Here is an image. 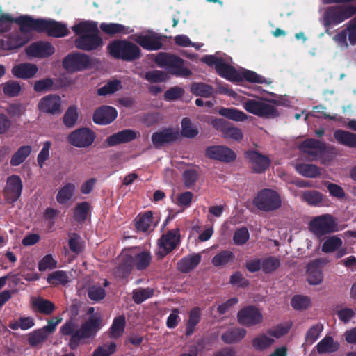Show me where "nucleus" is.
<instances>
[{"label":"nucleus","mask_w":356,"mask_h":356,"mask_svg":"<svg viewBox=\"0 0 356 356\" xmlns=\"http://www.w3.org/2000/svg\"><path fill=\"white\" fill-rule=\"evenodd\" d=\"M72 30L79 35L74 40L76 48L89 51L102 47L103 42L98 35L99 31L96 23L81 22L72 26Z\"/></svg>","instance_id":"obj_1"},{"label":"nucleus","mask_w":356,"mask_h":356,"mask_svg":"<svg viewBox=\"0 0 356 356\" xmlns=\"http://www.w3.org/2000/svg\"><path fill=\"white\" fill-rule=\"evenodd\" d=\"M107 49L113 57L125 61H132L140 57V48L127 40H115L110 43Z\"/></svg>","instance_id":"obj_2"},{"label":"nucleus","mask_w":356,"mask_h":356,"mask_svg":"<svg viewBox=\"0 0 356 356\" xmlns=\"http://www.w3.org/2000/svg\"><path fill=\"white\" fill-rule=\"evenodd\" d=\"M244 109L264 118H273L278 115L274 102L266 99H248L243 104Z\"/></svg>","instance_id":"obj_3"},{"label":"nucleus","mask_w":356,"mask_h":356,"mask_svg":"<svg viewBox=\"0 0 356 356\" xmlns=\"http://www.w3.org/2000/svg\"><path fill=\"white\" fill-rule=\"evenodd\" d=\"M102 319L99 314H95L86 321L71 337L69 346L76 348L80 341L93 337L101 327Z\"/></svg>","instance_id":"obj_4"},{"label":"nucleus","mask_w":356,"mask_h":356,"mask_svg":"<svg viewBox=\"0 0 356 356\" xmlns=\"http://www.w3.org/2000/svg\"><path fill=\"white\" fill-rule=\"evenodd\" d=\"M253 204L260 211L271 212L281 207L282 199L277 191L264 188L257 193L253 200Z\"/></svg>","instance_id":"obj_5"},{"label":"nucleus","mask_w":356,"mask_h":356,"mask_svg":"<svg viewBox=\"0 0 356 356\" xmlns=\"http://www.w3.org/2000/svg\"><path fill=\"white\" fill-rule=\"evenodd\" d=\"M309 230L317 237L336 232L339 230L337 220L330 214L314 218L309 222Z\"/></svg>","instance_id":"obj_6"},{"label":"nucleus","mask_w":356,"mask_h":356,"mask_svg":"<svg viewBox=\"0 0 356 356\" xmlns=\"http://www.w3.org/2000/svg\"><path fill=\"white\" fill-rule=\"evenodd\" d=\"M155 63L159 67L169 69L170 72L179 76H188L191 72L183 66L180 58L166 53H159L155 58Z\"/></svg>","instance_id":"obj_7"},{"label":"nucleus","mask_w":356,"mask_h":356,"mask_svg":"<svg viewBox=\"0 0 356 356\" xmlns=\"http://www.w3.org/2000/svg\"><path fill=\"white\" fill-rule=\"evenodd\" d=\"M95 138L94 131L83 127L70 132L67 137V141L73 147L84 149L89 147L94 143Z\"/></svg>","instance_id":"obj_8"},{"label":"nucleus","mask_w":356,"mask_h":356,"mask_svg":"<svg viewBox=\"0 0 356 356\" xmlns=\"http://www.w3.org/2000/svg\"><path fill=\"white\" fill-rule=\"evenodd\" d=\"M180 242V234L178 228L168 231L158 241L157 255L163 257L172 252Z\"/></svg>","instance_id":"obj_9"},{"label":"nucleus","mask_w":356,"mask_h":356,"mask_svg":"<svg viewBox=\"0 0 356 356\" xmlns=\"http://www.w3.org/2000/svg\"><path fill=\"white\" fill-rule=\"evenodd\" d=\"M261 311L255 306H248L238 312L237 321L243 326L252 327L263 322Z\"/></svg>","instance_id":"obj_10"},{"label":"nucleus","mask_w":356,"mask_h":356,"mask_svg":"<svg viewBox=\"0 0 356 356\" xmlns=\"http://www.w3.org/2000/svg\"><path fill=\"white\" fill-rule=\"evenodd\" d=\"M90 65L89 56L79 53L69 54L63 61V66L68 72L83 70L88 68Z\"/></svg>","instance_id":"obj_11"},{"label":"nucleus","mask_w":356,"mask_h":356,"mask_svg":"<svg viewBox=\"0 0 356 356\" xmlns=\"http://www.w3.org/2000/svg\"><path fill=\"white\" fill-rule=\"evenodd\" d=\"M211 124L216 129L221 131L225 138L236 141H241L243 139L242 131L239 128L231 125L223 119L214 118L211 121Z\"/></svg>","instance_id":"obj_12"},{"label":"nucleus","mask_w":356,"mask_h":356,"mask_svg":"<svg viewBox=\"0 0 356 356\" xmlns=\"http://www.w3.org/2000/svg\"><path fill=\"white\" fill-rule=\"evenodd\" d=\"M179 131L173 128H165L155 131L152 135V142L154 147L159 149L163 146L172 143L179 138Z\"/></svg>","instance_id":"obj_13"},{"label":"nucleus","mask_w":356,"mask_h":356,"mask_svg":"<svg viewBox=\"0 0 356 356\" xmlns=\"http://www.w3.org/2000/svg\"><path fill=\"white\" fill-rule=\"evenodd\" d=\"M206 156L211 159L225 163H230L236 159V153L230 148L223 145L211 146L206 149Z\"/></svg>","instance_id":"obj_14"},{"label":"nucleus","mask_w":356,"mask_h":356,"mask_svg":"<svg viewBox=\"0 0 356 356\" xmlns=\"http://www.w3.org/2000/svg\"><path fill=\"white\" fill-rule=\"evenodd\" d=\"M300 149L309 160L314 161L323 154L325 146L318 140L308 139L301 143Z\"/></svg>","instance_id":"obj_15"},{"label":"nucleus","mask_w":356,"mask_h":356,"mask_svg":"<svg viewBox=\"0 0 356 356\" xmlns=\"http://www.w3.org/2000/svg\"><path fill=\"white\" fill-rule=\"evenodd\" d=\"M250 167L256 173H262L265 172L270 166V160L265 155L254 150L248 151L245 153Z\"/></svg>","instance_id":"obj_16"},{"label":"nucleus","mask_w":356,"mask_h":356,"mask_svg":"<svg viewBox=\"0 0 356 356\" xmlns=\"http://www.w3.org/2000/svg\"><path fill=\"white\" fill-rule=\"evenodd\" d=\"M22 190V182L17 175H12L8 177L4 188V195L6 199L13 202L18 200Z\"/></svg>","instance_id":"obj_17"},{"label":"nucleus","mask_w":356,"mask_h":356,"mask_svg":"<svg viewBox=\"0 0 356 356\" xmlns=\"http://www.w3.org/2000/svg\"><path fill=\"white\" fill-rule=\"evenodd\" d=\"M43 19L24 15L14 19V22L19 26L21 32L26 34L33 31L42 33Z\"/></svg>","instance_id":"obj_18"},{"label":"nucleus","mask_w":356,"mask_h":356,"mask_svg":"<svg viewBox=\"0 0 356 356\" xmlns=\"http://www.w3.org/2000/svg\"><path fill=\"white\" fill-rule=\"evenodd\" d=\"M325 264V260L318 259L308 264L307 266V280L311 285H318L323 280V274L321 266Z\"/></svg>","instance_id":"obj_19"},{"label":"nucleus","mask_w":356,"mask_h":356,"mask_svg":"<svg viewBox=\"0 0 356 356\" xmlns=\"http://www.w3.org/2000/svg\"><path fill=\"white\" fill-rule=\"evenodd\" d=\"M55 51L54 47L47 42H36L26 49L28 56L35 58H45L52 55Z\"/></svg>","instance_id":"obj_20"},{"label":"nucleus","mask_w":356,"mask_h":356,"mask_svg":"<svg viewBox=\"0 0 356 356\" xmlns=\"http://www.w3.org/2000/svg\"><path fill=\"white\" fill-rule=\"evenodd\" d=\"M61 99L56 95H49L42 97L38 103V107L42 112L56 114L60 113Z\"/></svg>","instance_id":"obj_21"},{"label":"nucleus","mask_w":356,"mask_h":356,"mask_svg":"<svg viewBox=\"0 0 356 356\" xmlns=\"http://www.w3.org/2000/svg\"><path fill=\"white\" fill-rule=\"evenodd\" d=\"M135 41L143 48L150 51L158 50L162 47L160 37L154 33L137 35Z\"/></svg>","instance_id":"obj_22"},{"label":"nucleus","mask_w":356,"mask_h":356,"mask_svg":"<svg viewBox=\"0 0 356 356\" xmlns=\"http://www.w3.org/2000/svg\"><path fill=\"white\" fill-rule=\"evenodd\" d=\"M116 117L117 111L113 107L104 106L95 111L93 120L96 124H107L112 122Z\"/></svg>","instance_id":"obj_23"},{"label":"nucleus","mask_w":356,"mask_h":356,"mask_svg":"<svg viewBox=\"0 0 356 356\" xmlns=\"http://www.w3.org/2000/svg\"><path fill=\"white\" fill-rule=\"evenodd\" d=\"M138 133L131 129H124L115 133L106 139V143L109 147L115 146L120 143L130 142L136 139Z\"/></svg>","instance_id":"obj_24"},{"label":"nucleus","mask_w":356,"mask_h":356,"mask_svg":"<svg viewBox=\"0 0 356 356\" xmlns=\"http://www.w3.org/2000/svg\"><path fill=\"white\" fill-rule=\"evenodd\" d=\"M355 13H356V6H348L330 9L327 13V15L332 17L331 19L332 22L339 23L350 18Z\"/></svg>","instance_id":"obj_25"},{"label":"nucleus","mask_w":356,"mask_h":356,"mask_svg":"<svg viewBox=\"0 0 356 356\" xmlns=\"http://www.w3.org/2000/svg\"><path fill=\"white\" fill-rule=\"evenodd\" d=\"M42 33H46L49 36L63 37L67 33V29L64 24L50 19H43Z\"/></svg>","instance_id":"obj_26"},{"label":"nucleus","mask_w":356,"mask_h":356,"mask_svg":"<svg viewBox=\"0 0 356 356\" xmlns=\"http://www.w3.org/2000/svg\"><path fill=\"white\" fill-rule=\"evenodd\" d=\"M38 71L36 65L32 63H22L12 68L13 74L19 79H27L33 77Z\"/></svg>","instance_id":"obj_27"},{"label":"nucleus","mask_w":356,"mask_h":356,"mask_svg":"<svg viewBox=\"0 0 356 356\" xmlns=\"http://www.w3.org/2000/svg\"><path fill=\"white\" fill-rule=\"evenodd\" d=\"M200 261L201 256L199 254L189 255L177 263V269L181 273H188L195 268Z\"/></svg>","instance_id":"obj_28"},{"label":"nucleus","mask_w":356,"mask_h":356,"mask_svg":"<svg viewBox=\"0 0 356 356\" xmlns=\"http://www.w3.org/2000/svg\"><path fill=\"white\" fill-rule=\"evenodd\" d=\"M334 137L340 144L356 148V134L344 130H337L334 133Z\"/></svg>","instance_id":"obj_29"},{"label":"nucleus","mask_w":356,"mask_h":356,"mask_svg":"<svg viewBox=\"0 0 356 356\" xmlns=\"http://www.w3.org/2000/svg\"><path fill=\"white\" fill-rule=\"evenodd\" d=\"M246 334V330L241 327H235L226 331L221 337L226 343H237L242 340Z\"/></svg>","instance_id":"obj_30"},{"label":"nucleus","mask_w":356,"mask_h":356,"mask_svg":"<svg viewBox=\"0 0 356 356\" xmlns=\"http://www.w3.org/2000/svg\"><path fill=\"white\" fill-rule=\"evenodd\" d=\"M296 171L308 178H316L321 175L320 168L314 164L299 163L296 165Z\"/></svg>","instance_id":"obj_31"},{"label":"nucleus","mask_w":356,"mask_h":356,"mask_svg":"<svg viewBox=\"0 0 356 356\" xmlns=\"http://www.w3.org/2000/svg\"><path fill=\"white\" fill-rule=\"evenodd\" d=\"M101 30L107 35L127 34L131 32L129 27L118 23H102Z\"/></svg>","instance_id":"obj_32"},{"label":"nucleus","mask_w":356,"mask_h":356,"mask_svg":"<svg viewBox=\"0 0 356 356\" xmlns=\"http://www.w3.org/2000/svg\"><path fill=\"white\" fill-rule=\"evenodd\" d=\"M201 318V309L200 307H194L188 314V320L186 323V335H191L195 329V326L199 323Z\"/></svg>","instance_id":"obj_33"},{"label":"nucleus","mask_w":356,"mask_h":356,"mask_svg":"<svg viewBox=\"0 0 356 356\" xmlns=\"http://www.w3.org/2000/svg\"><path fill=\"white\" fill-rule=\"evenodd\" d=\"M180 134L186 138H194L199 134V129L188 118H184L181 120Z\"/></svg>","instance_id":"obj_34"},{"label":"nucleus","mask_w":356,"mask_h":356,"mask_svg":"<svg viewBox=\"0 0 356 356\" xmlns=\"http://www.w3.org/2000/svg\"><path fill=\"white\" fill-rule=\"evenodd\" d=\"M343 246V241L338 236L333 235L325 238L322 244L321 250L324 253H330Z\"/></svg>","instance_id":"obj_35"},{"label":"nucleus","mask_w":356,"mask_h":356,"mask_svg":"<svg viewBox=\"0 0 356 356\" xmlns=\"http://www.w3.org/2000/svg\"><path fill=\"white\" fill-rule=\"evenodd\" d=\"M31 152L32 147L31 145H23L20 147L12 156L10 165L12 166L20 165L31 154Z\"/></svg>","instance_id":"obj_36"},{"label":"nucleus","mask_w":356,"mask_h":356,"mask_svg":"<svg viewBox=\"0 0 356 356\" xmlns=\"http://www.w3.org/2000/svg\"><path fill=\"white\" fill-rule=\"evenodd\" d=\"M339 345L335 343L331 337H325L316 346L317 352L319 354L330 353L339 349Z\"/></svg>","instance_id":"obj_37"},{"label":"nucleus","mask_w":356,"mask_h":356,"mask_svg":"<svg viewBox=\"0 0 356 356\" xmlns=\"http://www.w3.org/2000/svg\"><path fill=\"white\" fill-rule=\"evenodd\" d=\"M76 190V186L72 183H68L60 188L56 195V200L59 204H64L69 201L73 196Z\"/></svg>","instance_id":"obj_38"},{"label":"nucleus","mask_w":356,"mask_h":356,"mask_svg":"<svg viewBox=\"0 0 356 356\" xmlns=\"http://www.w3.org/2000/svg\"><path fill=\"white\" fill-rule=\"evenodd\" d=\"M216 70L220 76L226 78L227 79L230 81H236L238 79V74L236 70L233 67L225 63L222 59L217 65V68Z\"/></svg>","instance_id":"obj_39"},{"label":"nucleus","mask_w":356,"mask_h":356,"mask_svg":"<svg viewBox=\"0 0 356 356\" xmlns=\"http://www.w3.org/2000/svg\"><path fill=\"white\" fill-rule=\"evenodd\" d=\"M218 113L220 115L234 121L243 122L248 119V115L244 112L236 108H222Z\"/></svg>","instance_id":"obj_40"},{"label":"nucleus","mask_w":356,"mask_h":356,"mask_svg":"<svg viewBox=\"0 0 356 356\" xmlns=\"http://www.w3.org/2000/svg\"><path fill=\"white\" fill-rule=\"evenodd\" d=\"M153 223L152 213L147 211L136 218V227L138 230L147 232Z\"/></svg>","instance_id":"obj_41"},{"label":"nucleus","mask_w":356,"mask_h":356,"mask_svg":"<svg viewBox=\"0 0 356 356\" xmlns=\"http://www.w3.org/2000/svg\"><path fill=\"white\" fill-rule=\"evenodd\" d=\"M79 118L78 109L74 106H70L63 117V122L67 128H72Z\"/></svg>","instance_id":"obj_42"},{"label":"nucleus","mask_w":356,"mask_h":356,"mask_svg":"<svg viewBox=\"0 0 356 356\" xmlns=\"http://www.w3.org/2000/svg\"><path fill=\"white\" fill-rule=\"evenodd\" d=\"M33 305L40 312L44 314H50L55 309L53 302L40 297L33 300Z\"/></svg>","instance_id":"obj_43"},{"label":"nucleus","mask_w":356,"mask_h":356,"mask_svg":"<svg viewBox=\"0 0 356 356\" xmlns=\"http://www.w3.org/2000/svg\"><path fill=\"white\" fill-rule=\"evenodd\" d=\"M152 261L149 252L142 251L135 255L134 264L138 270H143L149 266Z\"/></svg>","instance_id":"obj_44"},{"label":"nucleus","mask_w":356,"mask_h":356,"mask_svg":"<svg viewBox=\"0 0 356 356\" xmlns=\"http://www.w3.org/2000/svg\"><path fill=\"white\" fill-rule=\"evenodd\" d=\"M47 282L53 285L65 284L70 282V277L66 272L58 270L49 275Z\"/></svg>","instance_id":"obj_45"},{"label":"nucleus","mask_w":356,"mask_h":356,"mask_svg":"<svg viewBox=\"0 0 356 356\" xmlns=\"http://www.w3.org/2000/svg\"><path fill=\"white\" fill-rule=\"evenodd\" d=\"M125 323V317L124 316H120L115 318L111 327V337L113 338L120 337L124 332Z\"/></svg>","instance_id":"obj_46"},{"label":"nucleus","mask_w":356,"mask_h":356,"mask_svg":"<svg viewBox=\"0 0 356 356\" xmlns=\"http://www.w3.org/2000/svg\"><path fill=\"white\" fill-rule=\"evenodd\" d=\"M234 259V254L229 250L219 252L212 259V264L215 266H221L227 264Z\"/></svg>","instance_id":"obj_47"},{"label":"nucleus","mask_w":356,"mask_h":356,"mask_svg":"<svg viewBox=\"0 0 356 356\" xmlns=\"http://www.w3.org/2000/svg\"><path fill=\"white\" fill-rule=\"evenodd\" d=\"M274 343V339L265 334H261L252 340V346L259 350L269 348Z\"/></svg>","instance_id":"obj_48"},{"label":"nucleus","mask_w":356,"mask_h":356,"mask_svg":"<svg viewBox=\"0 0 356 356\" xmlns=\"http://www.w3.org/2000/svg\"><path fill=\"white\" fill-rule=\"evenodd\" d=\"M90 204L83 202L76 204L74 209V218L78 222H83L90 211Z\"/></svg>","instance_id":"obj_49"},{"label":"nucleus","mask_w":356,"mask_h":356,"mask_svg":"<svg viewBox=\"0 0 356 356\" xmlns=\"http://www.w3.org/2000/svg\"><path fill=\"white\" fill-rule=\"evenodd\" d=\"M302 198L309 204L314 206L318 205L323 200V195L316 191H305L302 195Z\"/></svg>","instance_id":"obj_50"},{"label":"nucleus","mask_w":356,"mask_h":356,"mask_svg":"<svg viewBox=\"0 0 356 356\" xmlns=\"http://www.w3.org/2000/svg\"><path fill=\"white\" fill-rule=\"evenodd\" d=\"M291 306L296 310H304L311 306V300L307 296H295L291 301Z\"/></svg>","instance_id":"obj_51"},{"label":"nucleus","mask_w":356,"mask_h":356,"mask_svg":"<svg viewBox=\"0 0 356 356\" xmlns=\"http://www.w3.org/2000/svg\"><path fill=\"white\" fill-rule=\"evenodd\" d=\"M122 88L121 82L118 80H113L108 82L104 86L97 90L99 95H107L113 94Z\"/></svg>","instance_id":"obj_52"},{"label":"nucleus","mask_w":356,"mask_h":356,"mask_svg":"<svg viewBox=\"0 0 356 356\" xmlns=\"http://www.w3.org/2000/svg\"><path fill=\"white\" fill-rule=\"evenodd\" d=\"M3 91L5 95L8 97L17 96L21 92L20 84L15 81H9L3 85Z\"/></svg>","instance_id":"obj_53"},{"label":"nucleus","mask_w":356,"mask_h":356,"mask_svg":"<svg viewBox=\"0 0 356 356\" xmlns=\"http://www.w3.org/2000/svg\"><path fill=\"white\" fill-rule=\"evenodd\" d=\"M47 333L42 329H39L29 333L28 337L29 343L31 346H35L43 342L47 338Z\"/></svg>","instance_id":"obj_54"},{"label":"nucleus","mask_w":356,"mask_h":356,"mask_svg":"<svg viewBox=\"0 0 356 356\" xmlns=\"http://www.w3.org/2000/svg\"><path fill=\"white\" fill-rule=\"evenodd\" d=\"M191 92L195 95L207 97L212 95L213 89L209 85L202 83H197L192 85Z\"/></svg>","instance_id":"obj_55"},{"label":"nucleus","mask_w":356,"mask_h":356,"mask_svg":"<svg viewBox=\"0 0 356 356\" xmlns=\"http://www.w3.org/2000/svg\"><path fill=\"white\" fill-rule=\"evenodd\" d=\"M250 238V234L248 229L243 227L237 229L233 235V242L236 245L245 244Z\"/></svg>","instance_id":"obj_56"},{"label":"nucleus","mask_w":356,"mask_h":356,"mask_svg":"<svg viewBox=\"0 0 356 356\" xmlns=\"http://www.w3.org/2000/svg\"><path fill=\"white\" fill-rule=\"evenodd\" d=\"M323 327L321 324L312 326L307 331L305 336V341L309 344H313L319 337Z\"/></svg>","instance_id":"obj_57"},{"label":"nucleus","mask_w":356,"mask_h":356,"mask_svg":"<svg viewBox=\"0 0 356 356\" xmlns=\"http://www.w3.org/2000/svg\"><path fill=\"white\" fill-rule=\"evenodd\" d=\"M154 291L152 289L147 288V289H140L136 290L133 292V300L137 303H141L146 299L152 297L153 296Z\"/></svg>","instance_id":"obj_58"},{"label":"nucleus","mask_w":356,"mask_h":356,"mask_svg":"<svg viewBox=\"0 0 356 356\" xmlns=\"http://www.w3.org/2000/svg\"><path fill=\"white\" fill-rule=\"evenodd\" d=\"M182 177L184 186L190 188L196 183L198 179V173L193 169L187 170L183 172Z\"/></svg>","instance_id":"obj_59"},{"label":"nucleus","mask_w":356,"mask_h":356,"mask_svg":"<svg viewBox=\"0 0 356 356\" xmlns=\"http://www.w3.org/2000/svg\"><path fill=\"white\" fill-rule=\"evenodd\" d=\"M261 265L263 271L266 273H270L280 267V261L277 258L270 257L264 259Z\"/></svg>","instance_id":"obj_60"},{"label":"nucleus","mask_w":356,"mask_h":356,"mask_svg":"<svg viewBox=\"0 0 356 356\" xmlns=\"http://www.w3.org/2000/svg\"><path fill=\"white\" fill-rule=\"evenodd\" d=\"M116 345L115 343L104 344L98 347L92 353V356H109L115 351Z\"/></svg>","instance_id":"obj_61"},{"label":"nucleus","mask_w":356,"mask_h":356,"mask_svg":"<svg viewBox=\"0 0 356 356\" xmlns=\"http://www.w3.org/2000/svg\"><path fill=\"white\" fill-rule=\"evenodd\" d=\"M51 146L50 141H45L42 145V148L37 157V161L40 168H42L44 162L49 158V149Z\"/></svg>","instance_id":"obj_62"},{"label":"nucleus","mask_w":356,"mask_h":356,"mask_svg":"<svg viewBox=\"0 0 356 356\" xmlns=\"http://www.w3.org/2000/svg\"><path fill=\"white\" fill-rule=\"evenodd\" d=\"M57 262L51 254L45 255L38 264V270L45 271L47 269H53L56 267Z\"/></svg>","instance_id":"obj_63"},{"label":"nucleus","mask_w":356,"mask_h":356,"mask_svg":"<svg viewBox=\"0 0 356 356\" xmlns=\"http://www.w3.org/2000/svg\"><path fill=\"white\" fill-rule=\"evenodd\" d=\"M105 290L100 286H92L88 289V297L94 301H99L104 298Z\"/></svg>","instance_id":"obj_64"}]
</instances>
